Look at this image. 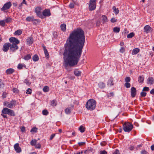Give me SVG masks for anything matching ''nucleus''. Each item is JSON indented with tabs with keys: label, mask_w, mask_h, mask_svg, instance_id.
<instances>
[{
	"label": "nucleus",
	"mask_w": 154,
	"mask_h": 154,
	"mask_svg": "<svg viewBox=\"0 0 154 154\" xmlns=\"http://www.w3.org/2000/svg\"><path fill=\"white\" fill-rule=\"evenodd\" d=\"M85 42V36L83 30L78 28L69 34L63 53V59L66 66L76 65L80 60Z\"/></svg>",
	"instance_id": "1"
},
{
	"label": "nucleus",
	"mask_w": 154,
	"mask_h": 154,
	"mask_svg": "<svg viewBox=\"0 0 154 154\" xmlns=\"http://www.w3.org/2000/svg\"><path fill=\"white\" fill-rule=\"evenodd\" d=\"M96 102L93 99L89 100L86 103V108L88 110H93L95 108Z\"/></svg>",
	"instance_id": "2"
},
{
	"label": "nucleus",
	"mask_w": 154,
	"mask_h": 154,
	"mask_svg": "<svg viewBox=\"0 0 154 154\" xmlns=\"http://www.w3.org/2000/svg\"><path fill=\"white\" fill-rule=\"evenodd\" d=\"M133 128V125L131 123L125 122L123 125V129L125 132L131 131Z\"/></svg>",
	"instance_id": "3"
},
{
	"label": "nucleus",
	"mask_w": 154,
	"mask_h": 154,
	"mask_svg": "<svg viewBox=\"0 0 154 154\" xmlns=\"http://www.w3.org/2000/svg\"><path fill=\"white\" fill-rule=\"evenodd\" d=\"M17 105L16 102L15 100H12L10 102L5 101L4 102V105L9 108H12Z\"/></svg>",
	"instance_id": "4"
},
{
	"label": "nucleus",
	"mask_w": 154,
	"mask_h": 154,
	"mask_svg": "<svg viewBox=\"0 0 154 154\" xmlns=\"http://www.w3.org/2000/svg\"><path fill=\"white\" fill-rule=\"evenodd\" d=\"M97 0H90L89 2L88 9L90 11L94 10L96 8Z\"/></svg>",
	"instance_id": "5"
},
{
	"label": "nucleus",
	"mask_w": 154,
	"mask_h": 154,
	"mask_svg": "<svg viewBox=\"0 0 154 154\" xmlns=\"http://www.w3.org/2000/svg\"><path fill=\"white\" fill-rule=\"evenodd\" d=\"M12 5L11 2H9L5 3L1 8V10L2 11H5L9 9Z\"/></svg>",
	"instance_id": "6"
},
{
	"label": "nucleus",
	"mask_w": 154,
	"mask_h": 154,
	"mask_svg": "<svg viewBox=\"0 0 154 154\" xmlns=\"http://www.w3.org/2000/svg\"><path fill=\"white\" fill-rule=\"evenodd\" d=\"M42 10V8L40 7H37L35 9V12L36 13L37 15L40 18H41L43 17V16L41 12Z\"/></svg>",
	"instance_id": "7"
},
{
	"label": "nucleus",
	"mask_w": 154,
	"mask_h": 154,
	"mask_svg": "<svg viewBox=\"0 0 154 154\" xmlns=\"http://www.w3.org/2000/svg\"><path fill=\"white\" fill-rule=\"evenodd\" d=\"M17 44H10V50L11 51L13 52L14 51L18 49V47L17 45Z\"/></svg>",
	"instance_id": "8"
},
{
	"label": "nucleus",
	"mask_w": 154,
	"mask_h": 154,
	"mask_svg": "<svg viewBox=\"0 0 154 154\" xmlns=\"http://www.w3.org/2000/svg\"><path fill=\"white\" fill-rule=\"evenodd\" d=\"M42 16L45 17H49L51 15L50 10L49 9H45L44 10L42 13Z\"/></svg>",
	"instance_id": "9"
},
{
	"label": "nucleus",
	"mask_w": 154,
	"mask_h": 154,
	"mask_svg": "<svg viewBox=\"0 0 154 154\" xmlns=\"http://www.w3.org/2000/svg\"><path fill=\"white\" fill-rule=\"evenodd\" d=\"M9 41L12 44H18L19 43V40L14 37L10 38H9Z\"/></svg>",
	"instance_id": "10"
},
{
	"label": "nucleus",
	"mask_w": 154,
	"mask_h": 154,
	"mask_svg": "<svg viewBox=\"0 0 154 154\" xmlns=\"http://www.w3.org/2000/svg\"><path fill=\"white\" fill-rule=\"evenodd\" d=\"M144 32L146 33H149L152 31V29L149 25H147L144 27Z\"/></svg>",
	"instance_id": "11"
},
{
	"label": "nucleus",
	"mask_w": 154,
	"mask_h": 154,
	"mask_svg": "<svg viewBox=\"0 0 154 154\" xmlns=\"http://www.w3.org/2000/svg\"><path fill=\"white\" fill-rule=\"evenodd\" d=\"M10 43H5L3 46V50L5 52L7 51L9 48H10Z\"/></svg>",
	"instance_id": "12"
},
{
	"label": "nucleus",
	"mask_w": 154,
	"mask_h": 154,
	"mask_svg": "<svg viewBox=\"0 0 154 154\" xmlns=\"http://www.w3.org/2000/svg\"><path fill=\"white\" fill-rule=\"evenodd\" d=\"M136 89L134 87H132L131 88V95L132 97H134L136 94Z\"/></svg>",
	"instance_id": "13"
},
{
	"label": "nucleus",
	"mask_w": 154,
	"mask_h": 154,
	"mask_svg": "<svg viewBox=\"0 0 154 154\" xmlns=\"http://www.w3.org/2000/svg\"><path fill=\"white\" fill-rule=\"evenodd\" d=\"M14 147L17 152L19 153L21 151V148L19 147L18 143L15 144L14 146Z\"/></svg>",
	"instance_id": "14"
},
{
	"label": "nucleus",
	"mask_w": 154,
	"mask_h": 154,
	"mask_svg": "<svg viewBox=\"0 0 154 154\" xmlns=\"http://www.w3.org/2000/svg\"><path fill=\"white\" fill-rule=\"evenodd\" d=\"M113 81V78L112 77H110L108 80L107 84V85L110 86L113 85L114 83Z\"/></svg>",
	"instance_id": "15"
},
{
	"label": "nucleus",
	"mask_w": 154,
	"mask_h": 154,
	"mask_svg": "<svg viewBox=\"0 0 154 154\" xmlns=\"http://www.w3.org/2000/svg\"><path fill=\"white\" fill-rule=\"evenodd\" d=\"M26 42L28 45H31L33 42V39L32 37H29L26 39Z\"/></svg>",
	"instance_id": "16"
},
{
	"label": "nucleus",
	"mask_w": 154,
	"mask_h": 154,
	"mask_svg": "<svg viewBox=\"0 0 154 154\" xmlns=\"http://www.w3.org/2000/svg\"><path fill=\"white\" fill-rule=\"evenodd\" d=\"M26 20L28 22L33 21H38V20L34 19L33 17H28L26 19Z\"/></svg>",
	"instance_id": "17"
},
{
	"label": "nucleus",
	"mask_w": 154,
	"mask_h": 154,
	"mask_svg": "<svg viewBox=\"0 0 154 154\" xmlns=\"http://www.w3.org/2000/svg\"><path fill=\"white\" fill-rule=\"evenodd\" d=\"M147 82L150 85H152L154 82V79L152 77H149L147 79Z\"/></svg>",
	"instance_id": "18"
},
{
	"label": "nucleus",
	"mask_w": 154,
	"mask_h": 154,
	"mask_svg": "<svg viewBox=\"0 0 154 154\" xmlns=\"http://www.w3.org/2000/svg\"><path fill=\"white\" fill-rule=\"evenodd\" d=\"M14 71V70L12 68H9L6 71V73L7 74H12Z\"/></svg>",
	"instance_id": "19"
},
{
	"label": "nucleus",
	"mask_w": 154,
	"mask_h": 154,
	"mask_svg": "<svg viewBox=\"0 0 154 154\" xmlns=\"http://www.w3.org/2000/svg\"><path fill=\"white\" fill-rule=\"evenodd\" d=\"M9 109L7 108H4L2 111V114H8V111H9Z\"/></svg>",
	"instance_id": "20"
},
{
	"label": "nucleus",
	"mask_w": 154,
	"mask_h": 154,
	"mask_svg": "<svg viewBox=\"0 0 154 154\" xmlns=\"http://www.w3.org/2000/svg\"><path fill=\"white\" fill-rule=\"evenodd\" d=\"M140 51V49L138 48H134L132 51V54L133 55H135L137 54Z\"/></svg>",
	"instance_id": "21"
},
{
	"label": "nucleus",
	"mask_w": 154,
	"mask_h": 154,
	"mask_svg": "<svg viewBox=\"0 0 154 154\" xmlns=\"http://www.w3.org/2000/svg\"><path fill=\"white\" fill-rule=\"evenodd\" d=\"M74 73L76 76H79L81 75V72L77 69H75L74 71Z\"/></svg>",
	"instance_id": "22"
},
{
	"label": "nucleus",
	"mask_w": 154,
	"mask_h": 154,
	"mask_svg": "<svg viewBox=\"0 0 154 154\" xmlns=\"http://www.w3.org/2000/svg\"><path fill=\"white\" fill-rule=\"evenodd\" d=\"M8 115L14 116H15V114L14 111L10 109L8 112Z\"/></svg>",
	"instance_id": "23"
},
{
	"label": "nucleus",
	"mask_w": 154,
	"mask_h": 154,
	"mask_svg": "<svg viewBox=\"0 0 154 154\" xmlns=\"http://www.w3.org/2000/svg\"><path fill=\"white\" fill-rule=\"evenodd\" d=\"M60 28L61 30L63 32L65 31L66 29V25L64 23L62 24L60 26Z\"/></svg>",
	"instance_id": "24"
},
{
	"label": "nucleus",
	"mask_w": 154,
	"mask_h": 154,
	"mask_svg": "<svg viewBox=\"0 0 154 154\" xmlns=\"http://www.w3.org/2000/svg\"><path fill=\"white\" fill-rule=\"evenodd\" d=\"M112 9L113 10V12L116 15L117 14L119 13V10L118 8H116L115 6H114L112 7Z\"/></svg>",
	"instance_id": "25"
},
{
	"label": "nucleus",
	"mask_w": 154,
	"mask_h": 154,
	"mask_svg": "<svg viewBox=\"0 0 154 154\" xmlns=\"http://www.w3.org/2000/svg\"><path fill=\"white\" fill-rule=\"evenodd\" d=\"M32 60L33 61L35 62L38 61L39 60V57L38 56V55L37 54L35 55L33 57H32Z\"/></svg>",
	"instance_id": "26"
},
{
	"label": "nucleus",
	"mask_w": 154,
	"mask_h": 154,
	"mask_svg": "<svg viewBox=\"0 0 154 154\" xmlns=\"http://www.w3.org/2000/svg\"><path fill=\"white\" fill-rule=\"evenodd\" d=\"M144 80V78L143 76H140L138 78V81L139 83H143Z\"/></svg>",
	"instance_id": "27"
},
{
	"label": "nucleus",
	"mask_w": 154,
	"mask_h": 154,
	"mask_svg": "<svg viewBox=\"0 0 154 154\" xmlns=\"http://www.w3.org/2000/svg\"><path fill=\"white\" fill-rule=\"evenodd\" d=\"M43 47L44 50V52L46 56L48 57H49V54L46 48L44 46H43Z\"/></svg>",
	"instance_id": "28"
},
{
	"label": "nucleus",
	"mask_w": 154,
	"mask_h": 154,
	"mask_svg": "<svg viewBox=\"0 0 154 154\" xmlns=\"http://www.w3.org/2000/svg\"><path fill=\"white\" fill-rule=\"evenodd\" d=\"M31 58V56L30 54H28L26 55L23 58L25 60H28Z\"/></svg>",
	"instance_id": "29"
},
{
	"label": "nucleus",
	"mask_w": 154,
	"mask_h": 154,
	"mask_svg": "<svg viewBox=\"0 0 154 154\" xmlns=\"http://www.w3.org/2000/svg\"><path fill=\"white\" fill-rule=\"evenodd\" d=\"M98 85L100 88H104L105 87V83L103 82H100L99 83Z\"/></svg>",
	"instance_id": "30"
},
{
	"label": "nucleus",
	"mask_w": 154,
	"mask_h": 154,
	"mask_svg": "<svg viewBox=\"0 0 154 154\" xmlns=\"http://www.w3.org/2000/svg\"><path fill=\"white\" fill-rule=\"evenodd\" d=\"M12 18L10 17H6L4 20L5 23H8L12 20Z\"/></svg>",
	"instance_id": "31"
},
{
	"label": "nucleus",
	"mask_w": 154,
	"mask_h": 154,
	"mask_svg": "<svg viewBox=\"0 0 154 154\" xmlns=\"http://www.w3.org/2000/svg\"><path fill=\"white\" fill-rule=\"evenodd\" d=\"M37 140L34 139L32 140L30 142V144L32 146H35L37 143Z\"/></svg>",
	"instance_id": "32"
},
{
	"label": "nucleus",
	"mask_w": 154,
	"mask_h": 154,
	"mask_svg": "<svg viewBox=\"0 0 154 154\" xmlns=\"http://www.w3.org/2000/svg\"><path fill=\"white\" fill-rule=\"evenodd\" d=\"M57 104V102L55 100H53L51 102V105L52 106H55Z\"/></svg>",
	"instance_id": "33"
},
{
	"label": "nucleus",
	"mask_w": 154,
	"mask_h": 154,
	"mask_svg": "<svg viewBox=\"0 0 154 154\" xmlns=\"http://www.w3.org/2000/svg\"><path fill=\"white\" fill-rule=\"evenodd\" d=\"M22 31L20 29H19L18 30H17L15 32L14 34L15 35H19L22 34Z\"/></svg>",
	"instance_id": "34"
},
{
	"label": "nucleus",
	"mask_w": 154,
	"mask_h": 154,
	"mask_svg": "<svg viewBox=\"0 0 154 154\" xmlns=\"http://www.w3.org/2000/svg\"><path fill=\"white\" fill-rule=\"evenodd\" d=\"M113 32H115L118 33L120 31V28L118 27H115L113 29Z\"/></svg>",
	"instance_id": "35"
},
{
	"label": "nucleus",
	"mask_w": 154,
	"mask_h": 154,
	"mask_svg": "<svg viewBox=\"0 0 154 154\" xmlns=\"http://www.w3.org/2000/svg\"><path fill=\"white\" fill-rule=\"evenodd\" d=\"M134 35V32H131L128 34L127 36L128 38H132Z\"/></svg>",
	"instance_id": "36"
},
{
	"label": "nucleus",
	"mask_w": 154,
	"mask_h": 154,
	"mask_svg": "<svg viewBox=\"0 0 154 154\" xmlns=\"http://www.w3.org/2000/svg\"><path fill=\"white\" fill-rule=\"evenodd\" d=\"M79 130L81 133L84 132L85 131V127L81 125L79 127Z\"/></svg>",
	"instance_id": "37"
},
{
	"label": "nucleus",
	"mask_w": 154,
	"mask_h": 154,
	"mask_svg": "<svg viewBox=\"0 0 154 154\" xmlns=\"http://www.w3.org/2000/svg\"><path fill=\"white\" fill-rule=\"evenodd\" d=\"M43 90L45 92H47L49 91V88L48 86H45L43 88Z\"/></svg>",
	"instance_id": "38"
},
{
	"label": "nucleus",
	"mask_w": 154,
	"mask_h": 154,
	"mask_svg": "<svg viewBox=\"0 0 154 154\" xmlns=\"http://www.w3.org/2000/svg\"><path fill=\"white\" fill-rule=\"evenodd\" d=\"M102 20L104 22H106L107 21V17L103 15L102 16Z\"/></svg>",
	"instance_id": "39"
},
{
	"label": "nucleus",
	"mask_w": 154,
	"mask_h": 154,
	"mask_svg": "<svg viewBox=\"0 0 154 154\" xmlns=\"http://www.w3.org/2000/svg\"><path fill=\"white\" fill-rule=\"evenodd\" d=\"M65 112L66 114H69L71 112V109L70 108H68L66 109Z\"/></svg>",
	"instance_id": "40"
},
{
	"label": "nucleus",
	"mask_w": 154,
	"mask_h": 154,
	"mask_svg": "<svg viewBox=\"0 0 154 154\" xmlns=\"http://www.w3.org/2000/svg\"><path fill=\"white\" fill-rule=\"evenodd\" d=\"M42 113L43 115L47 116L48 114V112L47 110L44 109L42 111Z\"/></svg>",
	"instance_id": "41"
},
{
	"label": "nucleus",
	"mask_w": 154,
	"mask_h": 154,
	"mask_svg": "<svg viewBox=\"0 0 154 154\" xmlns=\"http://www.w3.org/2000/svg\"><path fill=\"white\" fill-rule=\"evenodd\" d=\"M5 23L4 20H0V26H4L5 25Z\"/></svg>",
	"instance_id": "42"
},
{
	"label": "nucleus",
	"mask_w": 154,
	"mask_h": 154,
	"mask_svg": "<svg viewBox=\"0 0 154 154\" xmlns=\"http://www.w3.org/2000/svg\"><path fill=\"white\" fill-rule=\"evenodd\" d=\"M32 90L30 88H28L26 90V93L27 94H31L32 92Z\"/></svg>",
	"instance_id": "43"
},
{
	"label": "nucleus",
	"mask_w": 154,
	"mask_h": 154,
	"mask_svg": "<svg viewBox=\"0 0 154 154\" xmlns=\"http://www.w3.org/2000/svg\"><path fill=\"white\" fill-rule=\"evenodd\" d=\"M131 81L130 78L129 77H127L125 79V82H126V83H128L130 82Z\"/></svg>",
	"instance_id": "44"
},
{
	"label": "nucleus",
	"mask_w": 154,
	"mask_h": 154,
	"mask_svg": "<svg viewBox=\"0 0 154 154\" xmlns=\"http://www.w3.org/2000/svg\"><path fill=\"white\" fill-rule=\"evenodd\" d=\"M24 64H19L17 66V68L19 69H22L23 67V66Z\"/></svg>",
	"instance_id": "45"
},
{
	"label": "nucleus",
	"mask_w": 154,
	"mask_h": 154,
	"mask_svg": "<svg viewBox=\"0 0 154 154\" xmlns=\"http://www.w3.org/2000/svg\"><path fill=\"white\" fill-rule=\"evenodd\" d=\"M114 95V94L113 92H111L110 93L107 94V96L108 97H112Z\"/></svg>",
	"instance_id": "46"
},
{
	"label": "nucleus",
	"mask_w": 154,
	"mask_h": 154,
	"mask_svg": "<svg viewBox=\"0 0 154 154\" xmlns=\"http://www.w3.org/2000/svg\"><path fill=\"white\" fill-rule=\"evenodd\" d=\"M125 86L128 88H129L131 87V84L130 83H126L125 84Z\"/></svg>",
	"instance_id": "47"
},
{
	"label": "nucleus",
	"mask_w": 154,
	"mask_h": 154,
	"mask_svg": "<svg viewBox=\"0 0 154 154\" xmlns=\"http://www.w3.org/2000/svg\"><path fill=\"white\" fill-rule=\"evenodd\" d=\"M110 21L111 22L114 23L116 22L117 20L115 18L113 17L111 19Z\"/></svg>",
	"instance_id": "48"
},
{
	"label": "nucleus",
	"mask_w": 154,
	"mask_h": 154,
	"mask_svg": "<svg viewBox=\"0 0 154 154\" xmlns=\"http://www.w3.org/2000/svg\"><path fill=\"white\" fill-rule=\"evenodd\" d=\"M4 86V84L2 82V80L0 79V88H3Z\"/></svg>",
	"instance_id": "49"
},
{
	"label": "nucleus",
	"mask_w": 154,
	"mask_h": 154,
	"mask_svg": "<svg viewBox=\"0 0 154 154\" xmlns=\"http://www.w3.org/2000/svg\"><path fill=\"white\" fill-rule=\"evenodd\" d=\"M146 94V93L145 92H142L140 93V95L142 97H145Z\"/></svg>",
	"instance_id": "50"
},
{
	"label": "nucleus",
	"mask_w": 154,
	"mask_h": 154,
	"mask_svg": "<svg viewBox=\"0 0 154 154\" xmlns=\"http://www.w3.org/2000/svg\"><path fill=\"white\" fill-rule=\"evenodd\" d=\"M74 6V4L73 2L71 3L69 5V7L71 8H73Z\"/></svg>",
	"instance_id": "51"
},
{
	"label": "nucleus",
	"mask_w": 154,
	"mask_h": 154,
	"mask_svg": "<svg viewBox=\"0 0 154 154\" xmlns=\"http://www.w3.org/2000/svg\"><path fill=\"white\" fill-rule=\"evenodd\" d=\"M24 82L28 85H29L30 84L29 81L27 79H26L24 80Z\"/></svg>",
	"instance_id": "52"
},
{
	"label": "nucleus",
	"mask_w": 154,
	"mask_h": 154,
	"mask_svg": "<svg viewBox=\"0 0 154 154\" xmlns=\"http://www.w3.org/2000/svg\"><path fill=\"white\" fill-rule=\"evenodd\" d=\"M37 128H36L35 127H34V128H33L30 131V132H36V130H37Z\"/></svg>",
	"instance_id": "53"
},
{
	"label": "nucleus",
	"mask_w": 154,
	"mask_h": 154,
	"mask_svg": "<svg viewBox=\"0 0 154 154\" xmlns=\"http://www.w3.org/2000/svg\"><path fill=\"white\" fill-rule=\"evenodd\" d=\"M143 91H149V88L148 87H144L143 88Z\"/></svg>",
	"instance_id": "54"
},
{
	"label": "nucleus",
	"mask_w": 154,
	"mask_h": 154,
	"mask_svg": "<svg viewBox=\"0 0 154 154\" xmlns=\"http://www.w3.org/2000/svg\"><path fill=\"white\" fill-rule=\"evenodd\" d=\"M100 154H107V152L105 150L101 151H100Z\"/></svg>",
	"instance_id": "55"
},
{
	"label": "nucleus",
	"mask_w": 154,
	"mask_h": 154,
	"mask_svg": "<svg viewBox=\"0 0 154 154\" xmlns=\"http://www.w3.org/2000/svg\"><path fill=\"white\" fill-rule=\"evenodd\" d=\"M85 144V142H81L78 143V144L79 145V146H80L84 145Z\"/></svg>",
	"instance_id": "56"
},
{
	"label": "nucleus",
	"mask_w": 154,
	"mask_h": 154,
	"mask_svg": "<svg viewBox=\"0 0 154 154\" xmlns=\"http://www.w3.org/2000/svg\"><path fill=\"white\" fill-rule=\"evenodd\" d=\"M7 94L6 92H3L2 95V97L4 98L6 97Z\"/></svg>",
	"instance_id": "57"
},
{
	"label": "nucleus",
	"mask_w": 154,
	"mask_h": 154,
	"mask_svg": "<svg viewBox=\"0 0 154 154\" xmlns=\"http://www.w3.org/2000/svg\"><path fill=\"white\" fill-rule=\"evenodd\" d=\"M13 92L14 93H17L18 92V90L16 88H14L13 89Z\"/></svg>",
	"instance_id": "58"
},
{
	"label": "nucleus",
	"mask_w": 154,
	"mask_h": 154,
	"mask_svg": "<svg viewBox=\"0 0 154 154\" xmlns=\"http://www.w3.org/2000/svg\"><path fill=\"white\" fill-rule=\"evenodd\" d=\"M113 154H119V150L117 149H116L113 152Z\"/></svg>",
	"instance_id": "59"
},
{
	"label": "nucleus",
	"mask_w": 154,
	"mask_h": 154,
	"mask_svg": "<svg viewBox=\"0 0 154 154\" xmlns=\"http://www.w3.org/2000/svg\"><path fill=\"white\" fill-rule=\"evenodd\" d=\"M120 51L121 53H123L125 51V49L123 47H121L120 50Z\"/></svg>",
	"instance_id": "60"
},
{
	"label": "nucleus",
	"mask_w": 154,
	"mask_h": 154,
	"mask_svg": "<svg viewBox=\"0 0 154 154\" xmlns=\"http://www.w3.org/2000/svg\"><path fill=\"white\" fill-rule=\"evenodd\" d=\"M55 136V134H53L51 135L50 137V140H52V139H53V138Z\"/></svg>",
	"instance_id": "61"
},
{
	"label": "nucleus",
	"mask_w": 154,
	"mask_h": 154,
	"mask_svg": "<svg viewBox=\"0 0 154 154\" xmlns=\"http://www.w3.org/2000/svg\"><path fill=\"white\" fill-rule=\"evenodd\" d=\"M35 147L37 148H41V145L40 143H38L35 145Z\"/></svg>",
	"instance_id": "62"
},
{
	"label": "nucleus",
	"mask_w": 154,
	"mask_h": 154,
	"mask_svg": "<svg viewBox=\"0 0 154 154\" xmlns=\"http://www.w3.org/2000/svg\"><path fill=\"white\" fill-rule=\"evenodd\" d=\"M100 144L102 146H104L106 145V143L104 141L102 142Z\"/></svg>",
	"instance_id": "63"
},
{
	"label": "nucleus",
	"mask_w": 154,
	"mask_h": 154,
	"mask_svg": "<svg viewBox=\"0 0 154 154\" xmlns=\"http://www.w3.org/2000/svg\"><path fill=\"white\" fill-rule=\"evenodd\" d=\"M141 154H147V152L145 150H143L141 152Z\"/></svg>",
	"instance_id": "64"
}]
</instances>
